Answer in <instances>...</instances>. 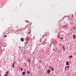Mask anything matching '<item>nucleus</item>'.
<instances>
[{
    "label": "nucleus",
    "mask_w": 76,
    "mask_h": 76,
    "mask_svg": "<svg viewBox=\"0 0 76 76\" xmlns=\"http://www.w3.org/2000/svg\"><path fill=\"white\" fill-rule=\"evenodd\" d=\"M28 62H29V65H30V61H31V59H29L28 60Z\"/></svg>",
    "instance_id": "obj_1"
},
{
    "label": "nucleus",
    "mask_w": 76,
    "mask_h": 76,
    "mask_svg": "<svg viewBox=\"0 0 76 76\" xmlns=\"http://www.w3.org/2000/svg\"><path fill=\"white\" fill-rule=\"evenodd\" d=\"M51 72V71L49 69H48V70L47 71V73H48L50 72Z\"/></svg>",
    "instance_id": "obj_2"
},
{
    "label": "nucleus",
    "mask_w": 76,
    "mask_h": 76,
    "mask_svg": "<svg viewBox=\"0 0 76 76\" xmlns=\"http://www.w3.org/2000/svg\"><path fill=\"white\" fill-rule=\"evenodd\" d=\"M73 37H74L73 39H75V38H76V37L75 36V35H73Z\"/></svg>",
    "instance_id": "obj_3"
},
{
    "label": "nucleus",
    "mask_w": 76,
    "mask_h": 76,
    "mask_svg": "<svg viewBox=\"0 0 76 76\" xmlns=\"http://www.w3.org/2000/svg\"><path fill=\"white\" fill-rule=\"evenodd\" d=\"M20 39L21 40V41H22V42H23V41H24L23 39L21 38Z\"/></svg>",
    "instance_id": "obj_4"
},
{
    "label": "nucleus",
    "mask_w": 76,
    "mask_h": 76,
    "mask_svg": "<svg viewBox=\"0 0 76 76\" xmlns=\"http://www.w3.org/2000/svg\"><path fill=\"white\" fill-rule=\"evenodd\" d=\"M23 75H25V72H23Z\"/></svg>",
    "instance_id": "obj_5"
},
{
    "label": "nucleus",
    "mask_w": 76,
    "mask_h": 76,
    "mask_svg": "<svg viewBox=\"0 0 76 76\" xmlns=\"http://www.w3.org/2000/svg\"><path fill=\"white\" fill-rule=\"evenodd\" d=\"M66 64L67 65H69V62L68 61L67 62Z\"/></svg>",
    "instance_id": "obj_6"
},
{
    "label": "nucleus",
    "mask_w": 76,
    "mask_h": 76,
    "mask_svg": "<svg viewBox=\"0 0 76 76\" xmlns=\"http://www.w3.org/2000/svg\"><path fill=\"white\" fill-rule=\"evenodd\" d=\"M30 72H29V71H27V73L28 74H29V73H30Z\"/></svg>",
    "instance_id": "obj_7"
},
{
    "label": "nucleus",
    "mask_w": 76,
    "mask_h": 76,
    "mask_svg": "<svg viewBox=\"0 0 76 76\" xmlns=\"http://www.w3.org/2000/svg\"><path fill=\"white\" fill-rule=\"evenodd\" d=\"M7 73H8V74H9V71H8L6 72V74H7Z\"/></svg>",
    "instance_id": "obj_8"
},
{
    "label": "nucleus",
    "mask_w": 76,
    "mask_h": 76,
    "mask_svg": "<svg viewBox=\"0 0 76 76\" xmlns=\"http://www.w3.org/2000/svg\"><path fill=\"white\" fill-rule=\"evenodd\" d=\"M14 65H15V64H13L12 65V67L13 68H14V67H15V66H14Z\"/></svg>",
    "instance_id": "obj_9"
},
{
    "label": "nucleus",
    "mask_w": 76,
    "mask_h": 76,
    "mask_svg": "<svg viewBox=\"0 0 76 76\" xmlns=\"http://www.w3.org/2000/svg\"><path fill=\"white\" fill-rule=\"evenodd\" d=\"M7 74H6L4 76H7Z\"/></svg>",
    "instance_id": "obj_10"
},
{
    "label": "nucleus",
    "mask_w": 76,
    "mask_h": 76,
    "mask_svg": "<svg viewBox=\"0 0 76 76\" xmlns=\"http://www.w3.org/2000/svg\"><path fill=\"white\" fill-rule=\"evenodd\" d=\"M73 57V56H72V55H71V56H69V57Z\"/></svg>",
    "instance_id": "obj_11"
},
{
    "label": "nucleus",
    "mask_w": 76,
    "mask_h": 76,
    "mask_svg": "<svg viewBox=\"0 0 76 76\" xmlns=\"http://www.w3.org/2000/svg\"><path fill=\"white\" fill-rule=\"evenodd\" d=\"M52 71H54V69L53 68H52Z\"/></svg>",
    "instance_id": "obj_12"
},
{
    "label": "nucleus",
    "mask_w": 76,
    "mask_h": 76,
    "mask_svg": "<svg viewBox=\"0 0 76 76\" xmlns=\"http://www.w3.org/2000/svg\"><path fill=\"white\" fill-rule=\"evenodd\" d=\"M61 39H63V37H61Z\"/></svg>",
    "instance_id": "obj_13"
},
{
    "label": "nucleus",
    "mask_w": 76,
    "mask_h": 76,
    "mask_svg": "<svg viewBox=\"0 0 76 76\" xmlns=\"http://www.w3.org/2000/svg\"><path fill=\"white\" fill-rule=\"evenodd\" d=\"M23 70V69L22 68L21 69V71H22Z\"/></svg>",
    "instance_id": "obj_14"
},
{
    "label": "nucleus",
    "mask_w": 76,
    "mask_h": 76,
    "mask_svg": "<svg viewBox=\"0 0 76 76\" xmlns=\"http://www.w3.org/2000/svg\"><path fill=\"white\" fill-rule=\"evenodd\" d=\"M66 68H67V67L66 66L65 67V69L66 70Z\"/></svg>",
    "instance_id": "obj_15"
},
{
    "label": "nucleus",
    "mask_w": 76,
    "mask_h": 76,
    "mask_svg": "<svg viewBox=\"0 0 76 76\" xmlns=\"http://www.w3.org/2000/svg\"><path fill=\"white\" fill-rule=\"evenodd\" d=\"M67 68H68V69H69V66H68Z\"/></svg>",
    "instance_id": "obj_16"
},
{
    "label": "nucleus",
    "mask_w": 76,
    "mask_h": 76,
    "mask_svg": "<svg viewBox=\"0 0 76 76\" xmlns=\"http://www.w3.org/2000/svg\"><path fill=\"white\" fill-rule=\"evenodd\" d=\"M26 22H27V23L29 22V21H26Z\"/></svg>",
    "instance_id": "obj_17"
},
{
    "label": "nucleus",
    "mask_w": 76,
    "mask_h": 76,
    "mask_svg": "<svg viewBox=\"0 0 76 76\" xmlns=\"http://www.w3.org/2000/svg\"><path fill=\"white\" fill-rule=\"evenodd\" d=\"M5 37H7V36L6 35L5 36Z\"/></svg>",
    "instance_id": "obj_18"
},
{
    "label": "nucleus",
    "mask_w": 76,
    "mask_h": 76,
    "mask_svg": "<svg viewBox=\"0 0 76 76\" xmlns=\"http://www.w3.org/2000/svg\"><path fill=\"white\" fill-rule=\"evenodd\" d=\"M50 69H51V67L50 66Z\"/></svg>",
    "instance_id": "obj_19"
},
{
    "label": "nucleus",
    "mask_w": 76,
    "mask_h": 76,
    "mask_svg": "<svg viewBox=\"0 0 76 76\" xmlns=\"http://www.w3.org/2000/svg\"><path fill=\"white\" fill-rule=\"evenodd\" d=\"M39 63H41V61H39Z\"/></svg>",
    "instance_id": "obj_20"
},
{
    "label": "nucleus",
    "mask_w": 76,
    "mask_h": 76,
    "mask_svg": "<svg viewBox=\"0 0 76 76\" xmlns=\"http://www.w3.org/2000/svg\"><path fill=\"white\" fill-rule=\"evenodd\" d=\"M64 48V46H63V48Z\"/></svg>",
    "instance_id": "obj_21"
},
{
    "label": "nucleus",
    "mask_w": 76,
    "mask_h": 76,
    "mask_svg": "<svg viewBox=\"0 0 76 76\" xmlns=\"http://www.w3.org/2000/svg\"><path fill=\"white\" fill-rule=\"evenodd\" d=\"M45 41H46V39H45Z\"/></svg>",
    "instance_id": "obj_22"
},
{
    "label": "nucleus",
    "mask_w": 76,
    "mask_h": 76,
    "mask_svg": "<svg viewBox=\"0 0 76 76\" xmlns=\"http://www.w3.org/2000/svg\"><path fill=\"white\" fill-rule=\"evenodd\" d=\"M30 33H31V31L29 32V34H30Z\"/></svg>",
    "instance_id": "obj_23"
},
{
    "label": "nucleus",
    "mask_w": 76,
    "mask_h": 76,
    "mask_svg": "<svg viewBox=\"0 0 76 76\" xmlns=\"http://www.w3.org/2000/svg\"><path fill=\"white\" fill-rule=\"evenodd\" d=\"M55 50L54 49H53V50Z\"/></svg>",
    "instance_id": "obj_24"
},
{
    "label": "nucleus",
    "mask_w": 76,
    "mask_h": 76,
    "mask_svg": "<svg viewBox=\"0 0 76 76\" xmlns=\"http://www.w3.org/2000/svg\"><path fill=\"white\" fill-rule=\"evenodd\" d=\"M19 69H20V68H19Z\"/></svg>",
    "instance_id": "obj_25"
},
{
    "label": "nucleus",
    "mask_w": 76,
    "mask_h": 76,
    "mask_svg": "<svg viewBox=\"0 0 76 76\" xmlns=\"http://www.w3.org/2000/svg\"><path fill=\"white\" fill-rule=\"evenodd\" d=\"M26 66H27V65H26Z\"/></svg>",
    "instance_id": "obj_26"
}]
</instances>
